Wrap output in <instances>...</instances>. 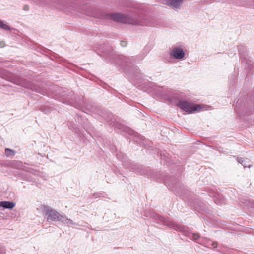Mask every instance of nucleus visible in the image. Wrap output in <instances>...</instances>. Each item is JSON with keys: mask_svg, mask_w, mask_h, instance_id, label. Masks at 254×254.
I'll return each instance as SVG.
<instances>
[{"mask_svg": "<svg viewBox=\"0 0 254 254\" xmlns=\"http://www.w3.org/2000/svg\"><path fill=\"white\" fill-rule=\"evenodd\" d=\"M121 44L122 46H125L126 45V42L125 41H121Z\"/></svg>", "mask_w": 254, "mask_h": 254, "instance_id": "f8f14e48", "label": "nucleus"}, {"mask_svg": "<svg viewBox=\"0 0 254 254\" xmlns=\"http://www.w3.org/2000/svg\"><path fill=\"white\" fill-rule=\"evenodd\" d=\"M109 16L113 20L119 22L133 25H143L146 24V23L141 20L138 17L129 16L121 13H112Z\"/></svg>", "mask_w": 254, "mask_h": 254, "instance_id": "f257e3e1", "label": "nucleus"}, {"mask_svg": "<svg viewBox=\"0 0 254 254\" xmlns=\"http://www.w3.org/2000/svg\"><path fill=\"white\" fill-rule=\"evenodd\" d=\"M178 106L183 110L192 113L194 111H199L201 110V106L199 105H193L190 102L186 101H182L178 103Z\"/></svg>", "mask_w": 254, "mask_h": 254, "instance_id": "f03ea898", "label": "nucleus"}, {"mask_svg": "<svg viewBox=\"0 0 254 254\" xmlns=\"http://www.w3.org/2000/svg\"><path fill=\"white\" fill-rule=\"evenodd\" d=\"M41 208L43 212L47 215V220H58L60 214L57 211L46 206H42Z\"/></svg>", "mask_w": 254, "mask_h": 254, "instance_id": "7ed1b4c3", "label": "nucleus"}, {"mask_svg": "<svg viewBox=\"0 0 254 254\" xmlns=\"http://www.w3.org/2000/svg\"><path fill=\"white\" fill-rule=\"evenodd\" d=\"M123 61L125 62V63H127L128 62V59L127 58H124L123 59Z\"/></svg>", "mask_w": 254, "mask_h": 254, "instance_id": "ddd939ff", "label": "nucleus"}, {"mask_svg": "<svg viewBox=\"0 0 254 254\" xmlns=\"http://www.w3.org/2000/svg\"><path fill=\"white\" fill-rule=\"evenodd\" d=\"M58 221H60L64 223L68 224V225L75 224L72 220L68 219L65 215H62L61 214Z\"/></svg>", "mask_w": 254, "mask_h": 254, "instance_id": "0eeeda50", "label": "nucleus"}, {"mask_svg": "<svg viewBox=\"0 0 254 254\" xmlns=\"http://www.w3.org/2000/svg\"><path fill=\"white\" fill-rule=\"evenodd\" d=\"M183 0H166L167 5L173 9H180Z\"/></svg>", "mask_w": 254, "mask_h": 254, "instance_id": "39448f33", "label": "nucleus"}, {"mask_svg": "<svg viewBox=\"0 0 254 254\" xmlns=\"http://www.w3.org/2000/svg\"><path fill=\"white\" fill-rule=\"evenodd\" d=\"M199 237V236L198 234H193V238L194 239V240H197L198 239V238Z\"/></svg>", "mask_w": 254, "mask_h": 254, "instance_id": "9b49d317", "label": "nucleus"}, {"mask_svg": "<svg viewBox=\"0 0 254 254\" xmlns=\"http://www.w3.org/2000/svg\"><path fill=\"white\" fill-rule=\"evenodd\" d=\"M171 54L175 59H181L185 56V52L181 48L175 47L171 51Z\"/></svg>", "mask_w": 254, "mask_h": 254, "instance_id": "20e7f679", "label": "nucleus"}, {"mask_svg": "<svg viewBox=\"0 0 254 254\" xmlns=\"http://www.w3.org/2000/svg\"><path fill=\"white\" fill-rule=\"evenodd\" d=\"M211 1H217V0H210Z\"/></svg>", "mask_w": 254, "mask_h": 254, "instance_id": "4468645a", "label": "nucleus"}, {"mask_svg": "<svg viewBox=\"0 0 254 254\" xmlns=\"http://www.w3.org/2000/svg\"><path fill=\"white\" fill-rule=\"evenodd\" d=\"M5 155L7 157H13L15 154V152L11 149L6 148L5 150Z\"/></svg>", "mask_w": 254, "mask_h": 254, "instance_id": "6e6552de", "label": "nucleus"}, {"mask_svg": "<svg viewBox=\"0 0 254 254\" xmlns=\"http://www.w3.org/2000/svg\"><path fill=\"white\" fill-rule=\"evenodd\" d=\"M15 206V203L10 201H1L0 202V207H3L5 209H11Z\"/></svg>", "mask_w": 254, "mask_h": 254, "instance_id": "423d86ee", "label": "nucleus"}, {"mask_svg": "<svg viewBox=\"0 0 254 254\" xmlns=\"http://www.w3.org/2000/svg\"><path fill=\"white\" fill-rule=\"evenodd\" d=\"M237 161L239 163H241L242 165L244 166V167H246V165L245 164V163H244V158H238L237 159Z\"/></svg>", "mask_w": 254, "mask_h": 254, "instance_id": "9d476101", "label": "nucleus"}, {"mask_svg": "<svg viewBox=\"0 0 254 254\" xmlns=\"http://www.w3.org/2000/svg\"><path fill=\"white\" fill-rule=\"evenodd\" d=\"M0 27L4 30H10V27L6 24H5L3 21L0 20Z\"/></svg>", "mask_w": 254, "mask_h": 254, "instance_id": "1a4fd4ad", "label": "nucleus"}]
</instances>
